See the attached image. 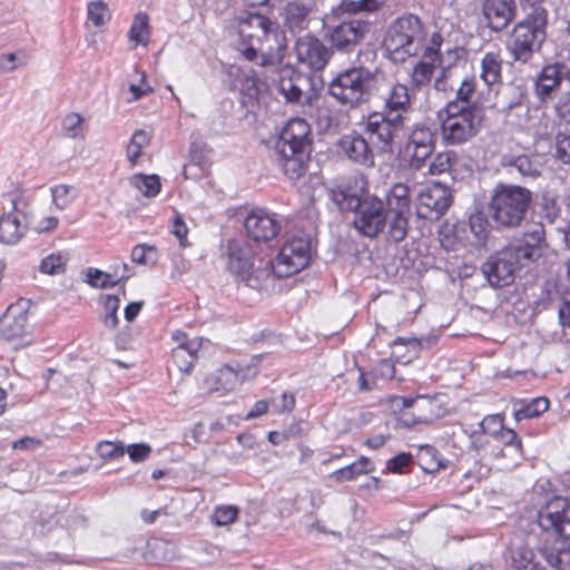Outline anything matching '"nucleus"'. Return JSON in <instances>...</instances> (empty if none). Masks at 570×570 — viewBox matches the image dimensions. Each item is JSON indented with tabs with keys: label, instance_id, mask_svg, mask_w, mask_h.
I'll use <instances>...</instances> for the list:
<instances>
[{
	"label": "nucleus",
	"instance_id": "f257e3e1",
	"mask_svg": "<svg viewBox=\"0 0 570 570\" xmlns=\"http://www.w3.org/2000/svg\"><path fill=\"white\" fill-rule=\"evenodd\" d=\"M331 200L340 212H353L354 228L363 236L375 238L389 224L387 236L401 243L407 236L410 218V187L394 184L381 199L365 189V184H342L330 190Z\"/></svg>",
	"mask_w": 570,
	"mask_h": 570
},
{
	"label": "nucleus",
	"instance_id": "f03ea898",
	"mask_svg": "<svg viewBox=\"0 0 570 570\" xmlns=\"http://www.w3.org/2000/svg\"><path fill=\"white\" fill-rule=\"evenodd\" d=\"M548 246L544 224L532 222L514 234L503 247L490 254L480 271L491 287H508L514 283L523 267L542 257Z\"/></svg>",
	"mask_w": 570,
	"mask_h": 570
},
{
	"label": "nucleus",
	"instance_id": "7ed1b4c3",
	"mask_svg": "<svg viewBox=\"0 0 570 570\" xmlns=\"http://www.w3.org/2000/svg\"><path fill=\"white\" fill-rule=\"evenodd\" d=\"M312 142L311 126L303 118L291 119L282 129L273 159L289 179H298L306 173Z\"/></svg>",
	"mask_w": 570,
	"mask_h": 570
},
{
	"label": "nucleus",
	"instance_id": "20e7f679",
	"mask_svg": "<svg viewBox=\"0 0 570 570\" xmlns=\"http://www.w3.org/2000/svg\"><path fill=\"white\" fill-rule=\"evenodd\" d=\"M533 193L520 185L499 183L492 189L487 210L497 232L520 228L527 219Z\"/></svg>",
	"mask_w": 570,
	"mask_h": 570
},
{
	"label": "nucleus",
	"instance_id": "39448f33",
	"mask_svg": "<svg viewBox=\"0 0 570 570\" xmlns=\"http://www.w3.org/2000/svg\"><path fill=\"white\" fill-rule=\"evenodd\" d=\"M381 72L363 65L340 70L328 82L327 94L340 106L356 109L367 104L379 90Z\"/></svg>",
	"mask_w": 570,
	"mask_h": 570
},
{
	"label": "nucleus",
	"instance_id": "423d86ee",
	"mask_svg": "<svg viewBox=\"0 0 570 570\" xmlns=\"http://www.w3.org/2000/svg\"><path fill=\"white\" fill-rule=\"evenodd\" d=\"M425 38L426 28L421 18L406 12L389 24L383 49L391 61L402 63L423 49Z\"/></svg>",
	"mask_w": 570,
	"mask_h": 570
},
{
	"label": "nucleus",
	"instance_id": "0eeeda50",
	"mask_svg": "<svg viewBox=\"0 0 570 570\" xmlns=\"http://www.w3.org/2000/svg\"><path fill=\"white\" fill-rule=\"evenodd\" d=\"M547 10L533 7L532 11L513 27L507 40V49L514 61L530 62L534 53L541 50L547 37Z\"/></svg>",
	"mask_w": 570,
	"mask_h": 570
},
{
	"label": "nucleus",
	"instance_id": "6e6552de",
	"mask_svg": "<svg viewBox=\"0 0 570 570\" xmlns=\"http://www.w3.org/2000/svg\"><path fill=\"white\" fill-rule=\"evenodd\" d=\"M436 132L426 122L419 121L406 131L404 142L399 147L396 160L405 170L420 171L433 155Z\"/></svg>",
	"mask_w": 570,
	"mask_h": 570
},
{
	"label": "nucleus",
	"instance_id": "1a4fd4ad",
	"mask_svg": "<svg viewBox=\"0 0 570 570\" xmlns=\"http://www.w3.org/2000/svg\"><path fill=\"white\" fill-rule=\"evenodd\" d=\"M445 119L441 125L443 142L450 146L462 145L478 135L484 120L483 108L458 109L456 104H446Z\"/></svg>",
	"mask_w": 570,
	"mask_h": 570
},
{
	"label": "nucleus",
	"instance_id": "9d476101",
	"mask_svg": "<svg viewBox=\"0 0 570 570\" xmlns=\"http://www.w3.org/2000/svg\"><path fill=\"white\" fill-rule=\"evenodd\" d=\"M311 256L309 236H293L283 245L278 255L269 262L272 272L277 278L289 277L307 267Z\"/></svg>",
	"mask_w": 570,
	"mask_h": 570
},
{
	"label": "nucleus",
	"instance_id": "9b49d317",
	"mask_svg": "<svg viewBox=\"0 0 570 570\" xmlns=\"http://www.w3.org/2000/svg\"><path fill=\"white\" fill-rule=\"evenodd\" d=\"M371 23L363 19H351L338 22L337 24L325 26V40L331 45L330 48L334 50L350 53L364 39L365 35L370 32Z\"/></svg>",
	"mask_w": 570,
	"mask_h": 570
},
{
	"label": "nucleus",
	"instance_id": "f8f14e48",
	"mask_svg": "<svg viewBox=\"0 0 570 570\" xmlns=\"http://www.w3.org/2000/svg\"><path fill=\"white\" fill-rule=\"evenodd\" d=\"M395 402L401 409L400 422L407 428L430 424L440 416L441 407L438 399L433 396H399Z\"/></svg>",
	"mask_w": 570,
	"mask_h": 570
},
{
	"label": "nucleus",
	"instance_id": "ddd939ff",
	"mask_svg": "<svg viewBox=\"0 0 570 570\" xmlns=\"http://www.w3.org/2000/svg\"><path fill=\"white\" fill-rule=\"evenodd\" d=\"M537 523L543 532L568 541L570 539V499L556 497L548 501L539 510Z\"/></svg>",
	"mask_w": 570,
	"mask_h": 570
},
{
	"label": "nucleus",
	"instance_id": "4468645a",
	"mask_svg": "<svg viewBox=\"0 0 570 570\" xmlns=\"http://www.w3.org/2000/svg\"><path fill=\"white\" fill-rule=\"evenodd\" d=\"M453 203V190L441 181H434L417 197L416 214L420 218L436 222Z\"/></svg>",
	"mask_w": 570,
	"mask_h": 570
},
{
	"label": "nucleus",
	"instance_id": "2eb2a0df",
	"mask_svg": "<svg viewBox=\"0 0 570 570\" xmlns=\"http://www.w3.org/2000/svg\"><path fill=\"white\" fill-rule=\"evenodd\" d=\"M404 127L403 118H394L381 112H371L364 121V131L383 154L392 153L393 141L397 132Z\"/></svg>",
	"mask_w": 570,
	"mask_h": 570
},
{
	"label": "nucleus",
	"instance_id": "dca6fc26",
	"mask_svg": "<svg viewBox=\"0 0 570 570\" xmlns=\"http://www.w3.org/2000/svg\"><path fill=\"white\" fill-rule=\"evenodd\" d=\"M225 254L228 257V268L239 282L250 288L261 286L259 271L254 269L253 253L248 246L237 239H228Z\"/></svg>",
	"mask_w": 570,
	"mask_h": 570
},
{
	"label": "nucleus",
	"instance_id": "f3484780",
	"mask_svg": "<svg viewBox=\"0 0 570 570\" xmlns=\"http://www.w3.org/2000/svg\"><path fill=\"white\" fill-rule=\"evenodd\" d=\"M235 22L242 39L240 47L252 43L253 39H267L271 35L276 41L278 38L285 39L284 32L277 23L261 13L243 12L235 17Z\"/></svg>",
	"mask_w": 570,
	"mask_h": 570
},
{
	"label": "nucleus",
	"instance_id": "a211bd4d",
	"mask_svg": "<svg viewBox=\"0 0 570 570\" xmlns=\"http://www.w3.org/2000/svg\"><path fill=\"white\" fill-rule=\"evenodd\" d=\"M295 53L298 63L314 72L324 70L333 57L332 49L311 33L296 39Z\"/></svg>",
	"mask_w": 570,
	"mask_h": 570
},
{
	"label": "nucleus",
	"instance_id": "6ab92c4d",
	"mask_svg": "<svg viewBox=\"0 0 570 570\" xmlns=\"http://www.w3.org/2000/svg\"><path fill=\"white\" fill-rule=\"evenodd\" d=\"M247 236L254 242H268L274 239L281 232V223L262 208L252 210L244 220Z\"/></svg>",
	"mask_w": 570,
	"mask_h": 570
},
{
	"label": "nucleus",
	"instance_id": "aec40b11",
	"mask_svg": "<svg viewBox=\"0 0 570 570\" xmlns=\"http://www.w3.org/2000/svg\"><path fill=\"white\" fill-rule=\"evenodd\" d=\"M337 147L341 153L354 164L366 168L375 166L374 153L368 140L357 131L343 135L337 141Z\"/></svg>",
	"mask_w": 570,
	"mask_h": 570
},
{
	"label": "nucleus",
	"instance_id": "412c9836",
	"mask_svg": "<svg viewBox=\"0 0 570 570\" xmlns=\"http://www.w3.org/2000/svg\"><path fill=\"white\" fill-rule=\"evenodd\" d=\"M28 311L24 303L11 304L0 317V336L6 341L21 338L27 333Z\"/></svg>",
	"mask_w": 570,
	"mask_h": 570
},
{
	"label": "nucleus",
	"instance_id": "4be33fe9",
	"mask_svg": "<svg viewBox=\"0 0 570 570\" xmlns=\"http://www.w3.org/2000/svg\"><path fill=\"white\" fill-rule=\"evenodd\" d=\"M566 63H551L544 66L535 80V94L544 102L556 97L561 82L566 79Z\"/></svg>",
	"mask_w": 570,
	"mask_h": 570
},
{
	"label": "nucleus",
	"instance_id": "5701e85b",
	"mask_svg": "<svg viewBox=\"0 0 570 570\" xmlns=\"http://www.w3.org/2000/svg\"><path fill=\"white\" fill-rule=\"evenodd\" d=\"M487 26L493 31H502L515 16L514 0H485L482 6Z\"/></svg>",
	"mask_w": 570,
	"mask_h": 570
},
{
	"label": "nucleus",
	"instance_id": "b1692460",
	"mask_svg": "<svg viewBox=\"0 0 570 570\" xmlns=\"http://www.w3.org/2000/svg\"><path fill=\"white\" fill-rule=\"evenodd\" d=\"M501 102V114L507 119H510L514 111H520L524 116H528L530 111L528 89L522 83H508L503 89Z\"/></svg>",
	"mask_w": 570,
	"mask_h": 570
},
{
	"label": "nucleus",
	"instance_id": "393cba45",
	"mask_svg": "<svg viewBox=\"0 0 570 570\" xmlns=\"http://www.w3.org/2000/svg\"><path fill=\"white\" fill-rule=\"evenodd\" d=\"M412 110L411 97L409 88L402 83H394L391 86L386 97L384 98V105L381 112L394 118L401 116L403 124H405L406 114Z\"/></svg>",
	"mask_w": 570,
	"mask_h": 570
},
{
	"label": "nucleus",
	"instance_id": "a878e982",
	"mask_svg": "<svg viewBox=\"0 0 570 570\" xmlns=\"http://www.w3.org/2000/svg\"><path fill=\"white\" fill-rule=\"evenodd\" d=\"M17 205V198L12 199V212L3 214L0 217L1 244L16 245L27 232V226L21 224L20 219L14 214L18 210Z\"/></svg>",
	"mask_w": 570,
	"mask_h": 570
},
{
	"label": "nucleus",
	"instance_id": "bb28decb",
	"mask_svg": "<svg viewBox=\"0 0 570 570\" xmlns=\"http://www.w3.org/2000/svg\"><path fill=\"white\" fill-rule=\"evenodd\" d=\"M299 0L288 2L285 8L284 26L293 33H299L308 28L312 2L299 3Z\"/></svg>",
	"mask_w": 570,
	"mask_h": 570
},
{
	"label": "nucleus",
	"instance_id": "cd10ccee",
	"mask_svg": "<svg viewBox=\"0 0 570 570\" xmlns=\"http://www.w3.org/2000/svg\"><path fill=\"white\" fill-rule=\"evenodd\" d=\"M277 58L271 53H258V50L254 47L253 43H248L245 47H239V52L247 61L255 62L257 66L272 68L274 70H279V62L284 57V51L286 49V45L284 40L277 41Z\"/></svg>",
	"mask_w": 570,
	"mask_h": 570
},
{
	"label": "nucleus",
	"instance_id": "c85d7f7f",
	"mask_svg": "<svg viewBox=\"0 0 570 570\" xmlns=\"http://www.w3.org/2000/svg\"><path fill=\"white\" fill-rule=\"evenodd\" d=\"M502 63L503 61L499 52H487L482 57L480 78L489 89L501 83Z\"/></svg>",
	"mask_w": 570,
	"mask_h": 570
},
{
	"label": "nucleus",
	"instance_id": "c756f323",
	"mask_svg": "<svg viewBox=\"0 0 570 570\" xmlns=\"http://www.w3.org/2000/svg\"><path fill=\"white\" fill-rule=\"evenodd\" d=\"M199 344L196 342H179L178 346L173 350L171 357L180 372L188 373L196 360Z\"/></svg>",
	"mask_w": 570,
	"mask_h": 570
},
{
	"label": "nucleus",
	"instance_id": "7c9ffc66",
	"mask_svg": "<svg viewBox=\"0 0 570 570\" xmlns=\"http://www.w3.org/2000/svg\"><path fill=\"white\" fill-rule=\"evenodd\" d=\"M469 225L471 233L475 237L479 245H485L491 232L494 229V222L489 215V212H475L470 215Z\"/></svg>",
	"mask_w": 570,
	"mask_h": 570
},
{
	"label": "nucleus",
	"instance_id": "2f4dec72",
	"mask_svg": "<svg viewBox=\"0 0 570 570\" xmlns=\"http://www.w3.org/2000/svg\"><path fill=\"white\" fill-rule=\"evenodd\" d=\"M491 439L492 441H495L504 446L500 449L498 452H494V456H505L507 450L512 455H521V440L519 439L514 430L505 429L504 426H502L493 436H491Z\"/></svg>",
	"mask_w": 570,
	"mask_h": 570
},
{
	"label": "nucleus",
	"instance_id": "473e14b6",
	"mask_svg": "<svg viewBox=\"0 0 570 570\" xmlns=\"http://www.w3.org/2000/svg\"><path fill=\"white\" fill-rule=\"evenodd\" d=\"M459 160L460 159L458 154L453 150L439 153L434 156V158L429 165V174L433 176L450 174L451 177L454 179V173L456 171Z\"/></svg>",
	"mask_w": 570,
	"mask_h": 570
},
{
	"label": "nucleus",
	"instance_id": "72a5a7b5",
	"mask_svg": "<svg viewBox=\"0 0 570 570\" xmlns=\"http://www.w3.org/2000/svg\"><path fill=\"white\" fill-rule=\"evenodd\" d=\"M374 470L372 461L365 456H361L357 461L334 471L330 476L336 482L354 480L360 474H366Z\"/></svg>",
	"mask_w": 570,
	"mask_h": 570
},
{
	"label": "nucleus",
	"instance_id": "f704fd0d",
	"mask_svg": "<svg viewBox=\"0 0 570 570\" xmlns=\"http://www.w3.org/2000/svg\"><path fill=\"white\" fill-rule=\"evenodd\" d=\"M511 567L514 570H524L531 567V570H547L538 562H533L534 552L531 548L520 544L512 548L511 551Z\"/></svg>",
	"mask_w": 570,
	"mask_h": 570
},
{
	"label": "nucleus",
	"instance_id": "c9c22d12",
	"mask_svg": "<svg viewBox=\"0 0 570 570\" xmlns=\"http://www.w3.org/2000/svg\"><path fill=\"white\" fill-rule=\"evenodd\" d=\"M248 73L249 75H245L242 82L236 87V91L243 96L244 104L253 105L258 100L261 82L254 69L248 68Z\"/></svg>",
	"mask_w": 570,
	"mask_h": 570
},
{
	"label": "nucleus",
	"instance_id": "e433bc0d",
	"mask_svg": "<svg viewBox=\"0 0 570 570\" xmlns=\"http://www.w3.org/2000/svg\"><path fill=\"white\" fill-rule=\"evenodd\" d=\"M475 91V79L474 77L465 78L459 89L456 90V97L454 100L448 104H456L458 109L463 108L464 110H472V108H483L476 101H472V96Z\"/></svg>",
	"mask_w": 570,
	"mask_h": 570
},
{
	"label": "nucleus",
	"instance_id": "4c0bfd02",
	"mask_svg": "<svg viewBox=\"0 0 570 570\" xmlns=\"http://www.w3.org/2000/svg\"><path fill=\"white\" fill-rule=\"evenodd\" d=\"M149 17L146 12L139 11L136 13L130 26L128 32L129 40L135 41L136 45L147 46L149 41Z\"/></svg>",
	"mask_w": 570,
	"mask_h": 570
},
{
	"label": "nucleus",
	"instance_id": "58836bf2",
	"mask_svg": "<svg viewBox=\"0 0 570 570\" xmlns=\"http://www.w3.org/2000/svg\"><path fill=\"white\" fill-rule=\"evenodd\" d=\"M129 275L121 274L117 279H112L111 273L102 272L98 268H88L86 273V282L92 287L109 288L115 287L122 281H127Z\"/></svg>",
	"mask_w": 570,
	"mask_h": 570
},
{
	"label": "nucleus",
	"instance_id": "ea45409f",
	"mask_svg": "<svg viewBox=\"0 0 570 570\" xmlns=\"http://www.w3.org/2000/svg\"><path fill=\"white\" fill-rule=\"evenodd\" d=\"M549 409V401L546 397L533 399L529 403H521L519 407L513 411V416L517 421L524 419H532L541 415Z\"/></svg>",
	"mask_w": 570,
	"mask_h": 570
},
{
	"label": "nucleus",
	"instance_id": "a19ab883",
	"mask_svg": "<svg viewBox=\"0 0 570 570\" xmlns=\"http://www.w3.org/2000/svg\"><path fill=\"white\" fill-rule=\"evenodd\" d=\"M130 181L146 197H155L160 191L161 184L157 175L136 174Z\"/></svg>",
	"mask_w": 570,
	"mask_h": 570
},
{
	"label": "nucleus",
	"instance_id": "79ce46f5",
	"mask_svg": "<svg viewBox=\"0 0 570 570\" xmlns=\"http://www.w3.org/2000/svg\"><path fill=\"white\" fill-rule=\"evenodd\" d=\"M508 166L514 167L523 177L537 178L541 175L540 165L528 155L513 157Z\"/></svg>",
	"mask_w": 570,
	"mask_h": 570
},
{
	"label": "nucleus",
	"instance_id": "37998d69",
	"mask_svg": "<svg viewBox=\"0 0 570 570\" xmlns=\"http://www.w3.org/2000/svg\"><path fill=\"white\" fill-rule=\"evenodd\" d=\"M435 61H420L417 62L412 71L411 79L412 83L416 88L428 86L431 82L434 72Z\"/></svg>",
	"mask_w": 570,
	"mask_h": 570
},
{
	"label": "nucleus",
	"instance_id": "c03bdc74",
	"mask_svg": "<svg viewBox=\"0 0 570 570\" xmlns=\"http://www.w3.org/2000/svg\"><path fill=\"white\" fill-rule=\"evenodd\" d=\"M417 460L422 470L429 473H433L442 466L441 460L438 459V451L431 445L420 449Z\"/></svg>",
	"mask_w": 570,
	"mask_h": 570
},
{
	"label": "nucleus",
	"instance_id": "a18cd8bd",
	"mask_svg": "<svg viewBox=\"0 0 570 570\" xmlns=\"http://www.w3.org/2000/svg\"><path fill=\"white\" fill-rule=\"evenodd\" d=\"M120 299L116 295H106L104 301L105 314L101 317L105 326L115 330L118 325L117 312L119 309Z\"/></svg>",
	"mask_w": 570,
	"mask_h": 570
},
{
	"label": "nucleus",
	"instance_id": "49530a36",
	"mask_svg": "<svg viewBox=\"0 0 570 570\" xmlns=\"http://www.w3.org/2000/svg\"><path fill=\"white\" fill-rule=\"evenodd\" d=\"M67 257L60 253H53L45 257L40 264V272L48 275H55L65 272Z\"/></svg>",
	"mask_w": 570,
	"mask_h": 570
},
{
	"label": "nucleus",
	"instance_id": "de8ad7c7",
	"mask_svg": "<svg viewBox=\"0 0 570 570\" xmlns=\"http://www.w3.org/2000/svg\"><path fill=\"white\" fill-rule=\"evenodd\" d=\"M149 142V137L144 130H136L127 146V157L131 164H136L141 149Z\"/></svg>",
	"mask_w": 570,
	"mask_h": 570
},
{
	"label": "nucleus",
	"instance_id": "09e8293b",
	"mask_svg": "<svg viewBox=\"0 0 570 570\" xmlns=\"http://www.w3.org/2000/svg\"><path fill=\"white\" fill-rule=\"evenodd\" d=\"M88 19L96 26L100 27L110 19V12L107 3L104 1H92L88 4Z\"/></svg>",
	"mask_w": 570,
	"mask_h": 570
},
{
	"label": "nucleus",
	"instance_id": "8fccbe9b",
	"mask_svg": "<svg viewBox=\"0 0 570 570\" xmlns=\"http://www.w3.org/2000/svg\"><path fill=\"white\" fill-rule=\"evenodd\" d=\"M554 145L556 159L563 165H570V134L564 131L557 132Z\"/></svg>",
	"mask_w": 570,
	"mask_h": 570
},
{
	"label": "nucleus",
	"instance_id": "3c124183",
	"mask_svg": "<svg viewBox=\"0 0 570 570\" xmlns=\"http://www.w3.org/2000/svg\"><path fill=\"white\" fill-rule=\"evenodd\" d=\"M344 12L358 13L371 12L379 9L377 0H342L340 4Z\"/></svg>",
	"mask_w": 570,
	"mask_h": 570
},
{
	"label": "nucleus",
	"instance_id": "603ef678",
	"mask_svg": "<svg viewBox=\"0 0 570 570\" xmlns=\"http://www.w3.org/2000/svg\"><path fill=\"white\" fill-rule=\"evenodd\" d=\"M28 57L24 51L10 52L0 57V71L10 72L18 67L27 65Z\"/></svg>",
	"mask_w": 570,
	"mask_h": 570
},
{
	"label": "nucleus",
	"instance_id": "864d4df0",
	"mask_svg": "<svg viewBox=\"0 0 570 570\" xmlns=\"http://www.w3.org/2000/svg\"><path fill=\"white\" fill-rule=\"evenodd\" d=\"M278 72L279 78L277 81V89L282 96H284L286 91L294 86L295 82H298L302 79L299 75H296L292 67H282Z\"/></svg>",
	"mask_w": 570,
	"mask_h": 570
},
{
	"label": "nucleus",
	"instance_id": "5fc2aeb1",
	"mask_svg": "<svg viewBox=\"0 0 570 570\" xmlns=\"http://www.w3.org/2000/svg\"><path fill=\"white\" fill-rule=\"evenodd\" d=\"M238 509L234 505H224L216 508L212 519L216 525H228L238 518Z\"/></svg>",
	"mask_w": 570,
	"mask_h": 570
},
{
	"label": "nucleus",
	"instance_id": "6e6d98bb",
	"mask_svg": "<svg viewBox=\"0 0 570 570\" xmlns=\"http://www.w3.org/2000/svg\"><path fill=\"white\" fill-rule=\"evenodd\" d=\"M560 215V208L553 198L543 197L539 203V217L553 224Z\"/></svg>",
	"mask_w": 570,
	"mask_h": 570
},
{
	"label": "nucleus",
	"instance_id": "4d7b16f0",
	"mask_svg": "<svg viewBox=\"0 0 570 570\" xmlns=\"http://www.w3.org/2000/svg\"><path fill=\"white\" fill-rule=\"evenodd\" d=\"M83 118L77 112L68 114L62 120V129L70 138H77L82 132Z\"/></svg>",
	"mask_w": 570,
	"mask_h": 570
},
{
	"label": "nucleus",
	"instance_id": "13d9d810",
	"mask_svg": "<svg viewBox=\"0 0 570 570\" xmlns=\"http://www.w3.org/2000/svg\"><path fill=\"white\" fill-rule=\"evenodd\" d=\"M248 73V68H243L238 65H230L225 72V85L229 90L236 91V87L242 82V79Z\"/></svg>",
	"mask_w": 570,
	"mask_h": 570
},
{
	"label": "nucleus",
	"instance_id": "bf43d9fd",
	"mask_svg": "<svg viewBox=\"0 0 570 570\" xmlns=\"http://www.w3.org/2000/svg\"><path fill=\"white\" fill-rule=\"evenodd\" d=\"M156 253V248L154 246H149L146 244H138L131 250V261L137 264L146 265L154 264L156 262L155 256L151 254Z\"/></svg>",
	"mask_w": 570,
	"mask_h": 570
},
{
	"label": "nucleus",
	"instance_id": "052dcab7",
	"mask_svg": "<svg viewBox=\"0 0 570 570\" xmlns=\"http://www.w3.org/2000/svg\"><path fill=\"white\" fill-rule=\"evenodd\" d=\"M97 452L102 459H117L125 454V446L121 443L101 441L97 445Z\"/></svg>",
	"mask_w": 570,
	"mask_h": 570
},
{
	"label": "nucleus",
	"instance_id": "680f3d73",
	"mask_svg": "<svg viewBox=\"0 0 570 570\" xmlns=\"http://www.w3.org/2000/svg\"><path fill=\"white\" fill-rule=\"evenodd\" d=\"M503 426V417L500 414L487 415L480 423L479 429L493 436Z\"/></svg>",
	"mask_w": 570,
	"mask_h": 570
},
{
	"label": "nucleus",
	"instance_id": "e2e57ef3",
	"mask_svg": "<svg viewBox=\"0 0 570 570\" xmlns=\"http://www.w3.org/2000/svg\"><path fill=\"white\" fill-rule=\"evenodd\" d=\"M125 451L128 452L130 460L137 463L145 461L150 455L151 448L146 443H135L128 445Z\"/></svg>",
	"mask_w": 570,
	"mask_h": 570
},
{
	"label": "nucleus",
	"instance_id": "0e129e2a",
	"mask_svg": "<svg viewBox=\"0 0 570 570\" xmlns=\"http://www.w3.org/2000/svg\"><path fill=\"white\" fill-rule=\"evenodd\" d=\"M411 461V454L402 452L386 462V469L392 473H402L403 469L407 466Z\"/></svg>",
	"mask_w": 570,
	"mask_h": 570
},
{
	"label": "nucleus",
	"instance_id": "69168bd1",
	"mask_svg": "<svg viewBox=\"0 0 570 570\" xmlns=\"http://www.w3.org/2000/svg\"><path fill=\"white\" fill-rule=\"evenodd\" d=\"M69 191L70 187L68 185H58L51 188L52 200L59 209L66 208L70 203Z\"/></svg>",
	"mask_w": 570,
	"mask_h": 570
},
{
	"label": "nucleus",
	"instance_id": "338daca9",
	"mask_svg": "<svg viewBox=\"0 0 570 570\" xmlns=\"http://www.w3.org/2000/svg\"><path fill=\"white\" fill-rule=\"evenodd\" d=\"M471 446L475 451H480L485 449L488 444H490L491 436L483 432L481 429L474 430L469 434Z\"/></svg>",
	"mask_w": 570,
	"mask_h": 570
},
{
	"label": "nucleus",
	"instance_id": "774afa93",
	"mask_svg": "<svg viewBox=\"0 0 570 570\" xmlns=\"http://www.w3.org/2000/svg\"><path fill=\"white\" fill-rule=\"evenodd\" d=\"M173 234L179 239L180 246H186L188 228L180 214H176L173 222Z\"/></svg>",
	"mask_w": 570,
	"mask_h": 570
}]
</instances>
